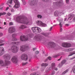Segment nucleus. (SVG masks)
<instances>
[{
	"mask_svg": "<svg viewBox=\"0 0 75 75\" xmlns=\"http://www.w3.org/2000/svg\"><path fill=\"white\" fill-rule=\"evenodd\" d=\"M3 58L6 60L4 61L5 62H4L0 59V65L2 66V67H6V66H8L9 64H10V61H8L10 60L11 59V57L8 54H6L4 55Z\"/></svg>",
	"mask_w": 75,
	"mask_h": 75,
	"instance_id": "1",
	"label": "nucleus"
},
{
	"mask_svg": "<svg viewBox=\"0 0 75 75\" xmlns=\"http://www.w3.org/2000/svg\"><path fill=\"white\" fill-rule=\"evenodd\" d=\"M16 21L18 23H22V24H28L30 25L32 24V22H30L27 21V18L25 16H23L22 18L21 16H18L16 18Z\"/></svg>",
	"mask_w": 75,
	"mask_h": 75,
	"instance_id": "2",
	"label": "nucleus"
},
{
	"mask_svg": "<svg viewBox=\"0 0 75 75\" xmlns=\"http://www.w3.org/2000/svg\"><path fill=\"white\" fill-rule=\"evenodd\" d=\"M32 30L33 33H40L41 31V29L38 27H33L32 28Z\"/></svg>",
	"mask_w": 75,
	"mask_h": 75,
	"instance_id": "3",
	"label": "nucleus"
},
{
	"mask_svg": "<svg viewBox=\"0 0 75 75\" xmlns=\"http://www.w3.org/2000/svg\"><path fill=\"white\" fill-rule=\"evenodd\" d=\"M53 4L55 5L57 7H61L63 5V1H58L56 2H54Z\"/></svg>",
	"mask_w": 75,
	"mask_h": 75,
	"instance_id": "4",
	"label": "nucleus"
},
{
	"mask_svg": "<svg viewBox=\"0 0 75 75\" xmlns=\"http://www.w3.org/2000/svg\"><path fill=\"white\" fill-rule=\"evenodd\" d=\"M8 50L10 51L11 50L12 52L13 53H17L18 50V47L16 46H13L11 47V49H9Z\"/></svg>",
	"mask_w": 75,
	"mask_h": 75,
	"instance_id": "5",
	"label": "nucleus"
},
{
	"mask_svg": "<svg viewBox=\"0 0 75 75\" xmlns=\"http://www.w3.org/2000/svg\"><path fill=\"white\" fill-rule=\"evenodd\" d=\"M38 0H30L29 4L30 6L33 7L35 4L36 3H37Z\"/></svg>",
	"mask_w": 75,
	"mask_h": 75,
	"instance_id": "6",
	"label": "nucleus"
},
{
	"mask_svg": "<svg viewBox=\"0 0 75 75\" xmlns=\"http://www.w3.org/2000/svg\"><path fill=\"white\" fill-rule=\"evenodd\" d=\"M47 45L49 48H54V47L55 46V43L53 42H50L48 43Z\"/></svg>",
	"mask_w": 75,
	"mask_h": 75,
	"instance_id": "7",
	"label": "nucleus"
},
{
	"mask_svg": "<svg viewBox=\"0 0 75 75\" xmlns=\"http://www.w3.org/2000/svg\"><path fill=\"white\" fill-rule=\"evenodd\" d=\"M13 1L16 4L13 6V8H18L20 7V3L18 0H13Z\"/></svg>",
	"mask_w": 75,
	"mask_h": 75,
	"instance_id": "8",
	"label": "nucleus"
},
{
	"mask_svg": "<svg viewBox=\"0 0 75 75\" xmlns=\"http://www.w3.org/2000/svg\"><path fill=\"white\" fill-rule=\"evenodd\" d=\"M36 23L38 25H41L42 27H46L47 26V24L42 23L41 21H36Z\"/></svg>",
	"mask_w": 75,
	"mask_h": 75,
	"instance_id": "9",
	"label": "nucleus"
},
{
	"mask_svg": "<svg viewBox=\"0 0 75 75\" xmlns=\"http://www.w3.org/2000/svg\"><path fill=\"white\" fill-rule=\"evenodd\" d=\"M28 46L25 47V46H22L20 47V50L22 52H25L26 50H28Z\"/></svg>",
	"mask_w": 75,
	"mask_h": 75,
	"instance_id": "10",
	"label": "nucleus"
},
{
	"mask_svg": "<svg viewBox=\"0 0 75 75\" xmlns=\"http://www.w3.org/2000/svg\"><path fill=\"white\" fill-rule=\"evenodd\" d=\"M21 58L22 60L27 61L28 59V56L25 54H23L21 55Z\"/></svg>",
	"mask_w": 75,
	"mask_h": 75,
	"instance_id": "11",
	"label": "nucleus"
},
{
	"mask_svg": "<svg viewBox=\"0 0 75 75\" xmlns=\"http://www.w3.org/2000/svg\"><path fill=\"white\" fill-rule=\"evenodd\" d=\"M62 45L63 47L64 48H68V47H70L71 46V45L70 43H63L62 44Z\"/></svg>",
	"mask_w": 75,
	"mask_h": 75,
	"instance_id": "12",
	"label": "nucleus"
},
{
	"mask_svg": "<svg viewBox=\"0 0 75 75\" xmlns=\"http://www.w3.org/2000/svg\"><path fill=\"white\" fill-rule=\"evenodd\" d=\"M11 61L14 64H17V58L15 56H13L12 57Z\"/></svg>",
	"mask_w": 75,
	"mask_h": 75,
	"instance_id": "13",
	"label": "nucleus"
},
{
	"mask_svg": "<svg viewBox=\"0 0 75 75\" xmlns=\"http://www.w3.org/2000/svg\"><path fill=\"white\" fill-rule=\"evenodd\" d=\"M51 67H50L49 69L48 70H49V71H50V70L51 69V68L52 69H54L56 71H57V70H58V69H57V68H55V63H52V64Z\"/></svg>",
	"mask_w": 75,
	"mask_h": 75,
	"instance_id": "14",
	"label": "nucleus"
},
{
	"mask_svg": "<svg viewBox=\"0 0 75 75\" xmlns=\"http://www.w3.org/2000/svg\"><path fill=\"white\" fill-rule=\"evenodd\" d=\"M15 31H16V29H15V28H14L13 27H12L9 28L8 30V32L9 33H13L15 32Z\"/></svg>",
	"mask_w": 75,
	"mask_h": 75,
	"instance_id": "15",
	"label": "nucleus"
},
{
	"mask_svg": "<svg viewBox=\"0 0 75 75\" xmlns=\"http://www.w3.org/2000/svg\"><path fill=\"white\" fill-rule=\"evenodd\" d=\"M21 40L22 41H27L28 40V38H26L25 36H21L20 37Z\"/></svg>",
	"mask_w": 75,
	"mask_h": 75,
	"instance_id": "16",
	"label": "nucleus"
},
{
	"mask_svg": "<svg viewBox=\"0 0 75 75\" xmlns=\"http://www.w3.org/2000/svg\"><path fill=\"white\" fill-rule=\"evenodd\" d=\"M4 49L3 47H1V50H0V57L4 53Z\"/></svg>",
	"mask_w": 75,
	"mask_h": 75,
	"instance_id": "17",
	"label": "nucleus"
},
{
	"mask_svg": "<svg viewBox=\"0 0 75 75\" xmlns=\"http://www.w3.org/2000/svg\"><path fill=\"white\" fill-rule=\"evenodd\" d=\"M42 37V36H41L40 35H39L38 36H35V38H36L38 40H40Z\"/></svg>",
	"mask_w": 75,
	"mask_h": 75,
	"instance_id": "18",
	"label": "nucleus"
},
{
	"mask_svg": "<svg viewBox=\"0 0 75 75\" xmlns=\"http://www.w3.org/2000/svg\"><path fill=\"white\" fill-rule=\"evenodd\" d=\"M60 13L61 12H59L56 11H55L54 15L55 16H59Z\"/></svg>",
	"mask_w": 75,
	"mask_h": 75,
	"instance_id": "19",
	"label": "nucleus"
},
{
	"mask_svg": "<svg viewBox=\"0 0 75 75\" xmlns=\"http://www.w3.org/2000/svg\"><path fill=\"white\" fill-rule=\"evenodd\" d=\"M75 16V15L74 14H69V18H68V19H69L70 18H73Z\"/></svg>",
	"mask_w": 75,
	"mask_h": 75,
	"instance_id": "20",
	"label": "nucleus"
},
{
	"mask_svg": "<svg viewBox=\"0 0 75 75\" xmlns=\"http://www.w3.org/2000/svg\"><path fill=\"white\" fill-rule=\"evenodd\" d=\"M21 29H24V28H27V26L25 25H22L20 27Z\"/></svg>",
	"mask_w": 75,
	"mask_h": 75,
	"instance_id": "21",
	"label": "nucleus"
},
{
	"mask_svg": "<svg viewBox=\"0 0 75 75\" xmlns=\"http://www.w3.org/2000/svg\"><path fill=\"white\" fill-rule=\"evenodd\" d=\"M41 34H42V35H43V36H44L45 37H46L48 36V34L47 33H41Z\"/></svg>",
	"mask_w": 75,
	"mask_h": 75,
	"instance_id": "22",
	"label": "nucleus"
},
{
	"mask_svg": "<svg viewBox=\"0 0 75 75\" xmlns=\"http://www.w3.org/2000/svg\"><path fill=\"white\" fill-rule=\"evenodd\" d=\"M20 43L19 42H12L11 44L12 45H15V44H18Z\"/></svg>",
	"mask_w": 75,
	"mask_h": 75,
	"instance_id": "23",
	"label": "nucleus"
},
{
	"mask_svg": "<svg viewBox=\"0 0 75 75\" xmlns=\"http://www.w3.org/2000/svg\"><path fill=\"white\" fill-rule=\"evenodd\" d=\"M48 64L47 63H42L41 64L42 67H47Z\"/></svg>",
	"mask_w": 75,
	"mask_h": 75,
	"instance_id": "24",
	"label": "nucleus"
},
{
	"mask_svg": "<svg viewBox=\"0 0 75 75\" xmlns=\"http://www.w3.org/2000/svg\"><path fill=\"white\" fill-rule=\"evenodd\" d=\"M66 62V60H64L62 61V63H61V66H62L63 65V64H64Z\"/></svg>",
	"mask_w": 75,
	"mask_h": 75,
	"instance_id": "25",
	"label": "nucleus"
},
{
	"mask_svg": "<svg viewBox=\"0 0 75 75\" xmlns=\"http://www.w3.org/2000/svg\"><path fill=\"white\" fill-rule=\"evenodd\" d=\"M13 2V0H9L7 2V4H8V3L11 4H12V2Z\"/></svg>",
	"mask_w": 75,
	"mask_h": 75,
	"instance_id": "26",
	"label": "nucleus"
},
{
	"mask_svg": "<svg viewBox=\"0 0 75 75\" xmlns=\"http://www.w3.org/2000/svg\"><path fill=\"white\" fill-rule=\"evenodd\" d=\"M72 71H73V72L74 74L75 73V65L73 66V67L72 68Z\"/></svg>",
	"mask_w": 75,
	"mask_h": 75,
	"instance_id": "27",
	"label": "nucleus"
},
{
	"mask_svg": "<svg viewBox=\"0 0 75 75\" xmlns=\"http://www.w3.org/2000/svg\"><path fill=\"white\" fill-rule=\"evenodd\" d=\"M61 54H58L57 55H54L53 56V57L54 58H56V57H59V56H60V55H61Z\"/></svg>",
	"mask_w": 75,
	"mask_h": 75,
	"instance_id": "28",
	"label": "nucleus"
},
{
	"mask_svg": "<svg viewBox=\"0 0 75 75\" xmlns=\"http://www.w3.org/2000/svg\"><path fill=\"white\" fill-rule=\"evenodd\" d=\"M6 13L5 12H3V13H0V17L1 16H3L4 15H5Z\"/></svg>",
	"mask_w": 75,
	"mask_h": 75,
	"instance_id": "29",
	"label": "nucleus"
},
{
	"mask_svg": "<svg viewBox=\"0 0 75 75\" xmlns=\"http://www.w3.org/2000/svg\"><path fill=\"white\" fill-rule=\"evenodd\" d=\"M68 71V69H67L65 71H64L62 73V75H64V74H65V73H67V72Z\"/></svg>",
	"mask_w": 75,
	"mask_h": 75,
	"instance_id": "30",
	"label": "nucleus"
},
{
	"mask_svg": "<svg viewBox=\"0 0 75 75\" xmlns=\"http://www.w3.org/2000/svg\"><path fill=\"white\" fill-rule=\"evenodd\" d=\"M28 64L27 62H26V63H22V66H25L26 65H27Z\"/></svg>",
	"mask_w": 75,
	"mask_h": 75,
	"instance_id": "31",
	"label": "nucleus"
},
{
	"mask_svg": "<svg viewBox=\"0 0 75 75\" xmlns=\"http://www.w3.org/2000/svg\"><path fill=\"white\" fill-rule=\"evenodd\" d=\"M68 50L69 52L72 51L74 50V49L73 48H69L68 49Z\"/></svg>",
	"mask_w": 75,
	"mask_h": 75,
	"instance_id": "32",
	"label": "nucleus"
},
{
	"mask_svg": "<svg viewBox=\"0 0 75 75\" xmlns=\"http://www.w3.org/2000/svg\"><path fill=\"white\" fill-rule=\"evenodd\" d=\"M17 39L16 38H13V39H12V41H17Z\"/></svg>",
	"mask_w": 75,
	"mask_h": 75,
	"instance_id": "33",
	"label": "nucleus"
},
{
	"mask_svg": "<svg viewBox=\"0 0 75 75\" xmlns=\"http://www.w3.org/2000/svg\"><path fill=\"white\" fill-rule=\"evenodd\" d=\"M39 52H40L39 51H36L35 52V55H37V54H39Z\"/></svg>",
	"mask_w": 75,
	"mask_h": 75,
	"instance_id": "34",
	"label": "nucleus"
},
{
	"mask_svg": "<svg viewBox=\"0 0 75 75\" xmlns=\"http://www.w3.org/2000/svg\"><path fill=\"white\" fill-rule=\"evenodd\" d=\"M16 34H13L12 35V37H13V38H15V37H16Z\"/></svg>",
	"mask_w": 75,
	"mask_h": 75,
	"instance_id": "35",
	"label": "nucleus"
},
{
	"mask_svg": "<svg viewBox=\"0 0 75 75\" xmlns=\"http://www.w3.org/2000/svg\"><path fill=\"white\" fill-rule=\"evenodd\" d=\"M37 17L38 18H42V16L40 15H38Z\"/></svg>",
	"mask_w": 75,
	"mask_h": 75,
	"instance_id": "36",
	"label": "nucleus"
},
{
	"mask_svg": "<svg viewBox=\"0 0 75 75\" xmlns=\"http://www.w3.org/2000/svg\"><path fill=\"white\" fill-rule=\"evenodd\" d=\"M74 54H75V51L73 53H71V54L69 55V56H72V55H73Z\"/></svg>",
	"mask_w": 75,
	"mask_h": 75,
	"instance_id": "37",
	"label": "nucleus"
},
{
	"mask_svg": "<svg viewBox=\"0 0 75 75\" xmlns=\"http://www.w3.org/2000/svg\"><path fill=\"white\" fill-rule=\"evenodd\" d=\"M37 74L36 72H34L33 74H30V75H35Z\"/></svg>",
	"mask_w": 75,
	"mask_h": 75,
	"instance_id": "38",
	"label": "nucleus"
},
{
	"mask_svg": "<svg viewBox=\"0 0 75 75\" xmlns=\"http://www.w3.org/2000/svg\"><path fill=\"white\" fill-rule=\"evenodd\" d=\"M55 71H53L50 75H54L55 74Z\"/></svg>",
	"mask_w": 75,
	"mask_h": 75,
	"instance_id": "39",
	"label": "nucleus"
},
{
	"mask_svg": "<svg viewBox=\"0 0 75 75\" xmlns=\"http://www.w3.org/2000/svg\"><path fill=\"white\" fill-rule=\"evenodd\" d=\"M7 15H8V16H10V15H11V13H7Z\"/></svg>",
	"mask_w": 75,
	"mask_h": 75,
	"instance_id": "40",
	"label": "nucleus"
},
{
	"mask_svg": "<svg viewBox=\"0 0 75 75\" xmlns=\"http://www.w3.org/2000/svg\"><path fill=\"white\" fill-rule=\"evenodd\" d=\"M59 25V26H60L61 27H62V25L61 24V23H60Z\"/></svg>",
	"mask_w": 75,
	"mask_h": 75,
	"instance_id": "41",
	"label": "nucleus"
},
{
	"mask_svg": "<svg viewBox=\"0 0 75 75\" xmlns=\"http://www.w3.org/2000/svg\"><path fill=\"white\" fill-rule=\"evenodd\" d=\"M11 11L12 12H14V10L13 9H12L11 10Z\"/></svg>",
	"mask_w": 75,
	"mask_h": 75,
	"instance_id": "42",
	"label": "nucleus"
},
{
	"mask_svg": "<svg viewBox=\"0 0 75 75\" xmlns=\"http://www.w3.org/2000/svg\"><path fill=\"white\" fill-rule=\"evenodd\" d=\"M31 35H32L31 34H29L28 35V37H31Z\"/></svg>",
	"mask_w": 75,
	"mask_h": 75,
	"instance_id": "43",
	"label": "nucleus"
},
{
	"mask_svg": "<svg viewBox=\"0 0 75 75\" xmlns=\"http://www.w3.org/2000/svg\"><path fill=\"white\" fill-rule=\"evenodd\" d=\"M48 58L49 59V60H51V57H48Z\"/></svg>",
	"mask_w": 75,
	"mask_h": 75,
	"instance_id": "44",
	"label": "nucleus"
},
{
	"mask_svg": "<svg viewBox=\"0 0 75 75\" xmlns=\"http://www.w3.org/2000/svg\"><path fill=\"white\" fill-rule=\"evenodd\" d=\"M69 0H66V2L67 4H68L69 3Z\"/></svg>",
	"mask_w": 75,
	"mask_h": 75,
	"instance_id": "45",
	"label": "nucleus"
},
{
	"mask_svg": "<svg viewBox=\"0 0 75 75\" xmlns=\"http://www.w3.org/2000/svg\"><path fill=\"white\" fill-rule=\"evenodd\" d=\"M42 0L43 1H45V2H47V1H48L49 0Z\"/></svg>",
	"mask_w": 75,
	"mask_h": 75,
	"instance_id": "46",
	"label": "nucleus"
},
{
	"mask_svg": "<svg viewBox=\"0 0 75 75\" xmlns=\"http://www.w3.org/2000/svg\"><path fill=\"white\" fill-rule=\"evenodd\" d=\"M9 25H13V23L11 22H10L9 23Z\"/></svg>",
	"mask_w": 75,
	"mask_h": 75,
	"instance_id": "47",
	"label": "nucleus"
},
{
	"mask_svg": "<svg viewBox=\"0 0 75 75\" xmlns=\"http://www.w3.org/2000/svg\"><path fill=\"white\" fill-rule=\"evenodd\" d=\"M52 29V27H51L49 31H50Z\"/></svg>",
	"mask_w": 75,
	"mask_h": 75,
	"instance_id": "48",
	"label": "nucleus"
},
{
	"mask_svg": "<svg viewBox=\"0 0 75 75\" xmlns=\"http://www.w3.org/2000/svg\"><path fill=\"white\" fill-rule=\"evenodd\" d=\"M23 3L24 5H25V4L26 2L24 1H23Z\"/></svg>",
	"mask_w": 75,
	"mask_h": 75,
	"instance_id": "49",
	"label": "nucleus"
},
{
	"mask_svg": "<svg viewBox=\"0 0 75 75\" xmlns=\"http://www.w3.org/2000/svg\"><path fill=\"white\" fill-rule=\"evenodd\" d=\"M3 35V33H0V37H1Z\"/></svg>",
	"mask_w": 75,
	"mask_h": 75,
	"instance_id": "50",
	"label": "nucleus"
},
{
	"mask_svg": "<svg viewBox=\"0 0 75 75\" xmlns=\"http://www.w3.org/2000/svg\"><path fill=\"white\" fill-rule=\"evenodd\" d=\"M3 45H4V43H1L0 44V46H2Z\"/></svg>",
	"mask_w": 75,
	"mask_h": 75,
	"instance_id": "51",
	"label": "nucleus"
},
{
	"mask_svg": "<svg viewBox=\"0 0 75 75\" xmlns=\"http://www.w3.org/2000/svg\"><path fill=\"white\" fill-rule=\"evenodd\" d=\"M8 8H9V7H7V8H6V10H8Z\"/></svg>",
	"mask_w": 75,
	"mask_h": 75,
	"instance_id": "52",
	"label": "nucleus"
},
{
	"mask_svg": "<svg viewBox=\"0 0 75 75\" xmlns=\"http://www.w3.org/2000/svg\"><path fill=\"white\" fill-rule=\"evenodd\" d=\"M35 50H37V49L35 48H34L33 49V51H35Z\"/></svg>",
	"mask_w": 75,
	"mask_h": 75,
	"instance_id": "53",
	"label": "nucleus"
},
{
	"mask_svg": "<svg viewBox=\"0 0 75 75\" xmlns=\"http://www.w3.org/2000/svg\"><path fill=\"white\" fill-rule=\"evenodd\" d=\"M3 42V40H0V43Z\"/></svg>",
	"mask_w": 75,
	"mask_h": 75,
	"instance_id": "54",
	"label": "nucleus"
},
{
	"mask_svg": "<svg viewBox=\"0 0 75 75\" xmlns=\"http://www.w3.org/2000/svg\"><path fill=\"white\" fill-rule=\"evenodd\" d=\"M73 21H75V17L73 19Z\"/></svg>",
	"mask_w": 75,
	"mask_h": 75,
	"instance_id": "55",
	"label": "nucleus"
},
{
	"mask_svg": "<svg viewBox=\"0 0 75 75\" xmlns=\"http://www.w3.org/2000/svg\"><path fill=\"white\" fill-rule=\"evenodd\" d=\"M62 31V28H61L60 29V31L61 32Z\"/></svg>",
	"mask_w": 75,
	"mask_h": 75,
	"instance_id": "56",
	"label": "nucleus"
},
{
	"mask_svg": "<svg viewBox=\"0 0 75 75\" xmlns=\"http://www.w3.org/2000/svg\"><path fill=\"white\" fill-rule=\"evenodd\" d=\"M42 69H41V71H44V69H43L42 70Z\"/></svg>",
	"mask_w": 75,
	"mask_h": 75,
	"instance_id": "57",
	"label": "nucleus"
},
{
	"mask_svg": "<svg viewBox=\"0 0 75 75\" xmlns=\"http://www.w3.org/2000/svg\"><path fill=\"white\" fill-rule=\"evenodd\" d=\"M4 25H6V22H4Z\"/></svg>",
	"mask_w": 75,
	"mask_h": 75,
	"instance_id": "58",
	"label": "nucleus"
},
{
	"mask_svg": "<svg viewBox=\"0 0 75 75\" xmlns=\"http://www.w3.org/2000/svg\"><path fill=\"white\" fill-rule=\"evenodd\" d=\"M66 26H69V24H66Z\"/></svg>",
	"mask_w": 75,
	"mask_h": 75,
	"instance_id": "59",
	"label": "nucleus"
},
{
	"mask_svg": "<svg viewBox=\"0 0 75 75\" xmlns=\"http://www.w3.org/2000/svg\"><path fill=\"white\" fill-rule=\"evenodd\" d=\"M61 58H60V59H58V61H60L61 60Z\"/></svg>",
	"mask_w": 75,
	"mask_h": 75,
	"instance_id": "60",
	"label": "nucleus"
},
{
	"mask_svg": "<svg viewBox=\"0 0 75 75\" xmlns=\"http://www.w3.org/2000/svg\"><path fill=\"white\" fill-rule=\"evenodd\" d=\"M67 20V19L66 18H65L64 19V21H66Z\"/></svg>",
	"mask_w": 75,
	"mask_h": 75,
	"instance_id": "61",
	"label": "nucleus"
},
{
	"mask_svg": "<svg viewBox=\"0 0 75 75\" xmlns=\"http://www.w3.org/2000/svg\"><path fill=\"white\" fill-rule=\"evenodd\" d=\"M30 59L29 60V62H30V61H31V60H30Z\"/></svg>",
	"mask_w": 75,
	"mask_h": 75,
	"instance_id": "62",
	"label": "nucleus"
},
{
	"mask_svg": "<svg viewBox=\"0 0 75 75\" xmlns=\"http://www.w3.org/2000/svg\"><path fill=\"white\" fill-rule=\"evenodd\" d=\"M0 29H1V27L0 26Z\"/></svg>",
	"mask_w": 75,
	"mask_h": 75,
	"instance_id": "63",
	"label": "nucleus"
},
{
	"mask_svg": "<svg viewBox=\"0 0 75 75\" xmlns=\"http://www.w3.org/2000/svg\"><path fill=\"white\" fill-rule=\"evenodd\" d=\"M9 7H11V6L10 5H9Z\"/></svg>",
	"mask_w": 75,
	"mask_h": 75,
	"instance_id": "64",
	"label": "nucleus"
}]
</instances>
